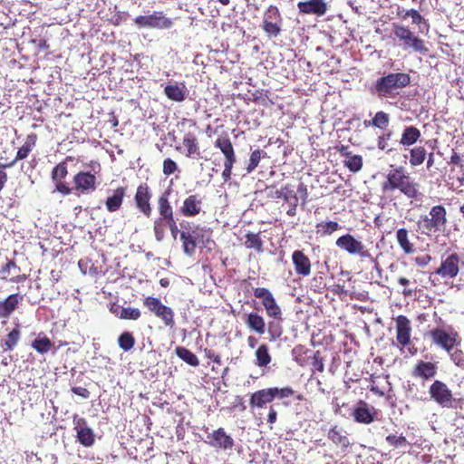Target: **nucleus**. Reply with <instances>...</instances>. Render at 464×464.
I'll list each match as a JSON object with an SVG mask.
<instances>
[{
  "label": "nucleus",
  "mask_w": 464,
  "mask_h": 464,
  "mask_svg": "<svg viewBox=\"0 0 464 464\" xmlns=\"http://www.w3.org/2000/svg\"><path fill=\"white\" fill-rule=\"evenodd\" d=\"M382 191L389 198H391L395 191H399L411 200H420L422 198L419 183L411 179L402 166L392 168L389 170L385 180L382 183Z\"/></svg>",
  "instance_id": "1"
},
{
  "label": "nucleus",
  "mask_w": 464,
  "mask_h": 464,
  "mask_svg": "<svg viewBox=\"0 0 464 464\" xmlns=\"http://www.w3.org/2000/svg\"><path fill=\"white\" fill-rule=\"evenodd\" d=\"M179 227L182 228L180 234V242L182 244L183 253L188 256H192L198 244L208 246L211 240L212 230L209 227H200L188 220H181Z\"/></svg>",
  "instance_id": "2"
},
{
  "label": "nucleus",
  "mask_w": 464,
  "mask_h": 464,
  "mask_svg": "<svg viewBox=\"0 0 464 464\" xmlns=\"http://www.w3.org/2000/svg\"><path fill=\"white\" fill-rule=\"evenodd\" d=\"M447 210L442 205L433 206L429 215H421L417 221L418 231L427 237L437 236L446 229Z\"/></svg>",
  "instance_id": "3"
},
{
  "label": "nucleus",
  "mask_w": 464,
  "mask_h": 464,
  "mask_svg": "<svg viewBox=\"0 0 464 464\" xmlns=\"http://www.w3.org/2000/svg\"><path fill=\"white\" fill-rule=\"evenodd\" d=\"M410 82V74L406 72H391L375 82L373 91L379 97H389L393 95L399 89L408 86Z\"/></svg>",
  "instance_id": "4"
},
{
  "label": "nucleus",
  "mask_w": 464,
  "mask_h": 464,
  "mask_svg": "<svg viewBox=\"0 0 464 464\" xmlns=\"http://www.w3.org/2000/svg\"><path fill=\"white\" fill-rule=\"evenodd\" d=\"M427 336L430 339L432 344L447 353H450L461 343L460 335L451 325L433 328L428 331Z\"/></svg>",
  "instance_id": "5"
},
{
  "label": "nucleus",
  "mask_w": 464,
  "mask_h": 464,
  "mask_svg": "<svg viewBox=\"0 0 464 464\" xmlns=\"http://www.w3.org/2000/svg\"><path fill=\"white\" fill-rule=\"evenodd\" d=\"M460 265H464L460 256L457 253H451L441 258L440 266L430 274L429 279L433 285H438L440 277L445 280L453 279L458 276Z\"/></svg>",
  "instance_id": "6"
},
{
  "label": "nucleus",
  "mask_w": 464,
  "mask_h": 464,
  "mask_svg": "<svg viewBox=\"0 0 464 464\" xmlns=\"http://www.w3.org/2000/svg\"><path fill=\"white\" fill-rule=\"evenodd\" d=\"M214 146L219 149L224 155V169L222 171V178L225 182L230 180L232 176V169L237 161L236 152L232 141L227 133H224L216 139Z\"/></svg>",
  "instance_id": "7"
},
{
  "label": "nucleus",
  "mask_w": 464,
  "mask_h": 464,
  "mask_svg": "<svg viewBox=\"0 0 464 464\" xmlns=\"http://www.w3.org/2000/svg\"><path fill=\"white\" fill-rule=\"evenodd\" d=\"M392 28L394 35L402 42L405 48H411L421 54H426L429 52L425 42L416 36L409 27L394 23L392 24Z\"/></svg>",
  "instance_id": "8"
},
{
  "label": "nucleus",
  "mask_w": 464,
  "mask_h": 464,
  "mask_svg": "<svg viewBox=\"0 0 464 464\" xmlns=\"http://www.w3.org/2000/svg\"><path fill=\"white\" fill-rule=\"evenodd\" d=\"M143 305L152 313L156 317L160 318L165 326L173 328L175 325L173 310L163 304L160 299L154 296H147L143 300Z\"/></svg>",
  "instance_id": "9"
},
{
  "label": "nucleus",
  "mask_w": 464,
  "mask_h": 464,
  "mask_svg": "<svg viewBox=\"0 0 464 464\" xmlns=\"http://www.w3.org/2000/svg\"><path fill=\"white\" fill-rule=\"evenodd\" d=\"M335 245L350 255L359 256L361 258H372V255L370 251L366 249L364 244L351 234L339 237L335 241Z\"/></svg>",
  "instance_id": "10"
},
{
  "label": "nucleus",
  "mask_w": 464,
  "mask_h": 464,
  "mask_svg": "<svg viewBox=\"0 0 464 464\" xmlns=\"http://www.w3.org/2000/svg\"><path fill=\"white\" fill-rule=\"evenodd\" d=\"M431 400L443 408L452 407L453 392L448 385L440 380H435L429 388Z\"/></svg>",
  "instance_id": "11"
},
{
  "label": "nucleus",
  "mask_w": 464,
  "mask_h": 464,
  "mask_svg": "<svg viewBox=\"0 0 464 464\" xmlns=\"http://www.w3.org/2000/svg\"><path fill=\"white\" fill-rule=\"evenodd\" d=\"M73 430L76 432L77 441L83 447L89 448L95 443V434L93 430L89 427L86 419L78 414L72 416Z\"/></svg>",
  "instance_id": "12"
},
{
  "label": "nucleus",
  "mask_w": 464,
  "mask_h": 464,
  "mask_svg": "<svg viewBox=\"0 0 464 464\" xmlns=\"http://www.w3.org/2000/svg\"><path fill=\"white\" fill-rule=\"evenodd\" d=\"M255 297L261 300L266 314L270 318L282 320V311L277 304L273 294L266 287H256L254 289Z\"/></svg>",
  "instance_id": "13"
},
{
  "label": "nucleus",
  "mask_w": 464,
  "mask_h": 464,
  "mask_svg": "<svg viewBox=\"0 0 464 464\" xmlns=\"http://www.w3.org/2000/svg\"><path fill=\"white\" fill-rule=\"evenodd\" d=\"M206 442L218 450H232L235 447V440L222 427L218 428L207 435Z\"/></svg>",
  "instance_id": "14"
},
{
  "label": "nucleus",
  "mask_w": 464,
  "mask_h": 464,
  "mask_svg": "<svg viewBox=\"0 0 464 464\" xmlns=\"http://www.w3.org/2000/svg\"><path fill=\"white\" fill-rule=\"evenodd\" d=\"M69 160H72L71 156L66 157L63 161L53 167L51 172V179L55 184V191L61 193L63 196L70 195L72 192V188L63 181L68 175L67 162Z\"/></svg>",
  "instance_id": "15"
},
{
  "label": "nucleus",
  "mask_w": 464,
  "mask_h": 464,
  "mask_svg": "<svg viewBox=\"0 0 464 464\" xmlns=\"http://www.w3.org/2000/svg\"><path fill=\"white\" fill-rule=\"evenodd\" d=\"M203 198L198 193L188 195L179 208V214L185 218H195L205 214Z\"/></svg>",
  "instance_id": "16"
},
{
  "label": "nucleus",
  "mask_w": 464,
  "mask_h": 464,
  "mask_svg": "<svg viewBox=\"0 0 464 464\" xmlns=\"http://www.w3.org/2000/svg\"><path fill=\"white\" fill-rule=\"evenodd\" d=\"M140 27H150L159 29H169L172 26V21L166 17L162 12H154L150 15H139L134 19Z\"/></svg>",
  "instance_id": "17"
},
{
  "label": "nucleus",
  "mask_w": 464,
  "mask_h": 464,
  "mask_svg": "<svg viewBox=\"0 0 464 464\" xmlns=\"http://www.w3.org/2000/svg\"><path fill=\"white\" fill-rule=\"evenodd\" d=\"M152 194L149 185L144 182L138 186L134 200L138 210L142 213L145 217L150 218L152 213V208L150 205Z\"/></svg>",
  "instance_id": "18"
},
{
  "label": "nucleus",
  "mask_w": 464,
  "mask_h": 464,
  "mask_svg": "<svg viewBox=\"0 0 464 464\" xmlns=\"http://www.w3.org/2000/svg\"><path fill=\"white\" fill-rule=\"evenodd\" d=\"M378 411L370 406L364 401H359L355 407L353 409L351 416L354 421L362 424H370L377 419Z\"/></svg>",
  "instance_id": "19"
},
{
  "label": "nucleus",
  "mask_w": 464,
  "mask_h": 464,
  "mask_svg": "<svg viewBox=\"0 0 464 464\" xmlns=\"http://www.w3.org/2000/svg\"><path fill=\"white\" fill-rule=\"evenodd\" d=\"M72 182L74 185L72 189L82 194L94 191L97 188V179L89 171H79L73 176Z\"/></svg>",
  "instance_id": "20"
},
{
  "label": "nucleus",
  "mask_w": 464,
  "mask_h": 464,
  "mask_svg": "<svg viewBox=\"0 0 464 464\" xmlns=\"http://www.w3.org/2000/svg\"><path fill=\"white\" fill-rule=\"evenodd\" d=\"M396 341L401 347H406L411 343V323L405 315H398L395 319Z\"/></svg>",
  "instance_id": "21"
},
{
  "label": "nucleus",
  "mask_w": 464,
  "mask_h": 464,
  "mask_svg": "<svg viewBox=\"0 0 464 464\" xmlns=\"http://www.w3.org/2000/svg\"><path fill=\"white\" fill-rule=\"evenodd\" d=\"M21 268L14 259H9L0 267V279L5 282L21 283L26 280V275H20Z\"/></svg>",
  "instance_id": "22"
},
{
  "label": "nucleus",
  "mask_w": 464,
  "mask_h": 464,
  "mask_svg": "<svg viewBox=\"0 0 464 464\" xmlns=\"http://www.w3.org/2000/svg\"><path fill=\"white\" fill-rule=\"evenodd\" d=\"M292 262L295 267V273L302 277H307L312 271V263L310 258L304 254V250H295L292 254Z\"/></svg>",
  "instance_id": "23"
},
{
  "label": "nucleus",
  "mask_w": 464,
  "mask_h": 464,
  "mask_svg": "<svg viewBox=\"0 0 464 464\" xmlns=\"http://www.w3.org/2000/svg\"><path fill=\"white\" fill-rule=\"evenodd\" d=\"M24 300V295L19 293L11 294L0 300V319H8Z\"/></svg>",
  "instance_id": "24"
},
{
  "label": "nucleus",
  "mask_w": 464,
  "mask_h": 464,
  "mask_svg": "<svg viewBox=\"0 0 464 464\" xmlns=\"http://www.w3.org/2000/svg\"><path fill=\"white\" fill-rule=\"evenodd\" d=\"M38 136L33 132L26 136L25 141L23 146L18 150L15 158L9 163L1 164L0 169H6L13 167L17 161L26 159L30 152L36 146Z\"/></svg>",
  "instance_id": "25"
},
{
  "label": "nucleus",
  "mask_w": 464,
  "mask_h": 464,
  "mask_svg": "<svg viewBox=\"0 0 464 464\" xmlns=\"http://www.w3.org/2000/svg\"><path fill=\"white\" fill-rule=\"evenodd\" d=\"M438 372L436 362L419 361L412 369V376L417 379L428 381L434 378Z\"/></svg>",
  "instance_id": "26"
},
{
  "label": "nucleus",
  "mask_w": 464,
  "mask_h": 464,
  "mask_svg": "<svg viewBox=\"0 0 464 464\" xmlns=\"http://www.w3.org/2000/svg\"><path fill=\"white\" fill-rule=\"evenodd\" d=\"M327 438L336 446V448L340 449L342 453H346L351 446L348 436L343 429L337 425L333 426L329 430Z\"/></svg>",
  "instance_id": "27"
},
{
  "label": "nucleus",
  "mask_w": 464,
  "mask_h": 464,
  "mask_svg": "<svg viewBox=\"0 0 464 464\" xmlns=\"http://www.w3.org/2000/svg\"><path fill=\"white\" fill-rule=\"evenodd\" d=\"M182 144L184 147L183 153L186 157L195 160L202 158L198 140L193 132H188L184 135Z\"/></svg>",
  "instance_id": "28"
},
{
  "label": "nucleus",
  "mask_w": 464,
  "mask_h": 464,
  "mask_svg": "<svg viewBox=\"0 0 464 464\" xmlns=\"http://www.w3.org/2000/svg\"><path fill=\"white\" fill-rule=\"evenodd\" d=\"M298 10L304 14L322 16L327 11V5L324 0H308L297 4Z\"/></svg>",
  "instance_id": "29"
},
{
  "label": "nucleus",
  "mask_w": 464,
  "mask_h": 464,
  "mask_svg": "<svg viewBox=\"0 0 464 464\" xmlns=\"http://www.w3.org/2000/svg\"><path fill=\"white\" fill-rule=\"evenodd\" d=\"M178 226L174 213L163 218H156L153 222V232L157 241H162L166 235V228Z\"/></svg>",
  "instance_id": "30"
},
{
  "label": "nucleus",
  "mask_w": 464,
  "mask_h": 464,
  "mask_svg": "<svg viewBox=\"0 0 464 464\" xmlns=\"http://www.w3.org/2000/svg\"><path fill=\"white\" fill-rule=\"evenodd\" d=\"M127 193V187H118L112 191V194L107 197L105 200V208L109 212H116L118 211L122 204L124 198Z\"/></svg>",
  "instance_id": "31"
},
{
  "label": "nucleus",
  "mask_w": 464,
  "mask_h": 464,
  "mask_svg": "<svg viewBox=\"0 0 464 464\" xmlns=\"http://www.w3.org/2000/svg\"><path fill=\"white\" fill-rule=\"evenodd\" d=\"M282 200L288 204V209L286 210L287 216L295 217L297 212L296 209L299 204V197L297 196L293 185L286 184L284 186Z\"/></svg>",
  "instance_id": "32"
},
{
  "label": "nucleus",
  "mask_w": 464,
  "mask_h": 464,
  "mask_svg": "<svg viewBox=\"0 0 464 464\" xmlns=\"http://www.w3.org/2000/svg\"><path fill=\"white\" fill-rule=\"evenodd\" d=\"M274 395L271 388L258 390L253 392L249 399V405L252 408H264L267 403L274 401Z\"/></svg>",
  "instance_id": "33"
},
{
  "label": "nucleus",
  "mask_w": 464,
  "mask_h": 464,
  "mask_svg": "<svg viewBox=\"0 0 464 464\" xmlns=\"http://www.w3.org/2000/svg\"><path fill=\"white\" fill-rule=\"evenodd\" d=\"M188 93L187 87L184 83L168 84L164 88V94L172 102H182L186 100Z\"/></svg>",
  "instance_id": "34"
},
{
  "label": "nucleus",
  "mask_w": 464,
  "mask_h": 464,
  "mask_svg": "<svg viewBox=\"0 0 464 464\" xmlns=\"http://www.w3.org/2000/svg\"><path fill=\"white\" fill-rule=\"evenodd\" d=\"M421 138L420 130L412 125L406 126L401 136L400 144L403 147H411L414 145Z\"/></svg>",
  "instance_id": "35"
},
{
  "label": "nucleus",
  "mask_w": 464,
  "mask_h": 464,
  "mask_svg": "<svg viewBox=\"0 0 464 464\" xmlns=\"http://www.w3.org/2000/svg\"><path fill=\"white\" fill-rule=\"evenodd\" d=\"M170 193V188H168L158 198L157 208L159 217L157 218H163L174 213L173 208L169 202Z\"/></svg>",
  "instance_id": "36"
},
{
  "label": "nucleus",
  "mask_w": 464,
  "mask_h": 464,
  "mask_svg": "<svg viewBox=\"0 0 464 464\" xmlns=\"http://www.w3.org/2000/svg\"><path fill=\"white\" fill-rule=\"evenodd\" d=\"M246 324L257 334H264L266 332V322L262 315L257 313H249L246 314Z\"/></svg>",
  "instance_id": "37"
},
{
  "label": "nucleus",
  "mask_w": 464,
  "mask_h": 464,
  "mask_svg": "<svg viewBox=\"0 0 464 464\" xmlns=\"http://www.w3.org/2000/svg\"><path fill=\"white\" fill-rule=\"evenodd\" d=\"M21 338L20 324H16L14 327L7 334L5 340L1 344L5 352L12 351L17 345Z\"/></svg>",
  "instance_id": "38"
},
{
  "label": "nucleus",
  "mask_w": 464,
  "mask_h": 464,
  "mask_svg": "<svg viewBox=\"0 0 464 464\" xmlns=\"http://www.w3.org/2000/svg\"><path fill=\"white\" fill-rule=\"evenodd\" d=\"M396 240L405 254H411L415 251L414 245L410 241L409 231L406 228L397 230Z\"/></svg>",
  "instance_id": "39"
},
{
  "label": "nucleus",
  "mask_w": 464,
  "mask_h": 464,
  "mask_svg": "<svg viewBox=\"0 0 464 464\" xmlns=\"http://www.w3.org/2000/svg\"><path fill=\"white\" fill-rule=\"evenodd\" d=\"M245 237L246 240L244 242V246L247 249H254L257 253H262L264 251V242L261 238L260 232H248L246 234Z\"/></svg>",
  "instance_id": "40"
},
{
  "label": "nucleus",
  "mask_w": 464,
  "mask_h": 464,
  "mask_svg": "<svg viewBox=\"0 0 464 464\" xmlns=\"http://www.w3.org/2000/svg\"><path fill=\"white\" fill-rule=\"evenodd\" d=\"M112 313L121 320H138L141 316V312L136 307H118L115 310H111Z\"/></svg>",
  "instance_id": "41"
},
{
  "label": "nucleus",
  "mask_w": 464,
  "mask_h": 464,
  "mask_svg": "<svg viewBox=\"0 0 464 464\" xmlns=\"http://www.w3.org/2000/svg\"><path fill=\"white\" fill-rule=\"evenodd\" d=\"M256 366L263 368L266 367L272 361L269 353V347L266 343L260 344L255 352Z\"/></svg>",
  "instance_id": "42"
},
{
  "label": "nucleus",
  "mask_w": 464,
  "mask_h": 464,
  "mask_svg": "<svg viewBox=\"0 0 464 464\" xmlns=\"http://www.w3.org/2000/svg\"><path fill=\"white\" fill-rule=\"evenodd\" d=\"M175 353L179 359H181L190 366L197 367L199 365V361L196 354H194L190 350H188L186 347H176Z\"/></svg>",
  "instance_id": "43"
},
{
  "label": "nucleus",
  "mask_w": 464,
  "mask_h": 464,
  "mask_svg": "<svg viewBox=\"0 0 464 464\" xmlns=\"http://www.w3.org/2000/svg\"><path fill=\"white\" fill-rule=\"evenodd\" d=\"M427 156V150L423 146H415L410 150V165L412 167L421 165Z\"/></svg>",
  "instance_id": "44"
},
{
  "label": "nucleus",
  "mask_w": 464,
  "mask_h": 464,
  "mask_svg": "<svg viewBox=\"0 0 464 464\" xmlns=\"http://www.w3.org/2000/svg\"><path fill=\"white\" fill-rule=\"evenodd\" d=\"M316 234L321 237L332 235L334 232L340 229V225L336 221H323L317 223L315 226Z\"/></svg>",
  "instance_id": "45"
},
{
  "label": "nucleus",
  "mask_w": 464,
  "mask_h": 464,
  "mask_svg": "<svg viewBox=\"0 0 464 464\" xmlns=\"http://www.w3.org/2000/svg\"><path fill=\"white\" fill-rule=\"evenodd\" d=\"M53 345V343L46 335H44L43 337L38 336L32 343V348L40 354L48 353Z\"/></svg>",
  "instance_id": "46"
},
{
  "label": "nucleus",
  "mask_w": 464,
  "mask_h": 464,
  "mask_svg": "<svg viewBox=\"0 0 464 464\" xmlns=\"http://www.w3.org/2000/svg\"><path fill=\"white\" fill-rule=\"evenodd\" d=\"M266 156V152L263 150L257 149L252 151L249 157L248 164L246 168L247 173H252L258 166L262 158Z\"/></svg>",
  "instance_id": "47"
},
{
  "label": "nucleus",
  "mask_w": 464,
  "mask_h": 464,
  "mask_svg": "<svg viewBox=\"0 0 464 464\" xmlns=\"http://www.w3.org/2000/svg\"><path fill=\"white\" fill-rule=\"evenodd\" d=\"M372 126L385 130L390 123V116L388 113L381 111L375 113L374 117L371 120Z\"/></svg>",
  "instance_id": "48"
},
{
  "label": "nucleus",
  "mask_w": 464,
  "mask_h": 464,
  "mask_svg": "<svg viewBox=\"0 0 464 464\" xmlns=\"http://www.w3.org/2000/svg\"><path fill=\"white\" fill-rule=\"evenodd\" d=\"M118 344L123 351H130L135 344V338L131 333L124 332L119 336Z\"/></svg>",
  "instance_id": "49"
},
{
  "label": "nucleus",
  "mask_w": 464,
  "mask_h": 464,
  "mask_svg": "<svg viewBox=\"0 0 464 464\" xmlns=\"http://www.w3.org/2000/svg\"><path fill=\"white\" fill-rule=\"evenodd\" d=\"M343 164L352 172H358L362 168V157L361 155H351L343 161Z\"/></svg>",
  "instance_id": "50"
},
{
  "label": "nucleus",
  "mask_w": 464,
  "mask_h": 464,
  "mask_svg": "<svg viewBox=\"0 0 464 464\" xmlns=\"http://www.w3.org/2000/svg\"><path fill=\"white\" fill-rule=\"evenodd\" d=\"M268 91L266 90H256L252 94V101L255 103L261 104L265 107L268 106L269 104H272V101L270 100L268 96Z\"/></svg>",
  "instance_id": "51"
},
{
  "label": "nucleus",
  "mask_w": 464,
  "mask_h": 464,
  "mask_svg": "<svg viewBox=\"0 0 464 464\" xmlns=\"http://www.w3.org/2000/svg\"><path fill=\"white\" fill-rule=\"evenodd\" d=\"M386 442L394 448L406 447L410 445L406 437L403 435L397 436L395 434H390L385 439Z\"/></svg>",
  "instance_id": "52"
},
{
  "label": "nucleus",
  "mask_w": 464,
  "mask_h": 464,
  "mask_svg": "<svg viewBox=\"0 0 464 464\" xmlns=\"http://www.w3.org/2000/svg\"><path fill=\"white\" fill-rule=\"evenodd\" d=\"M264 31L273 36H276L280 34L281 27L280 22L276 21H264L263 22Z\"/></svg>",
  "instance_id": "53"
},
{
  "label": "nucleus",
  "mask_w": 464,
  "mask_h": 464,
  "mask_svg": "<svg viewBox=\"0 0 464 464\" xmlns=\"http://www.w3.org/2000/svg\"><path fill=\"white\" fill-rule=\"evenodd\" d=\"M454 364L464 370V352L460 349H453L448 353Z\"/></svg>",
  "instance_id": "54"
},
{
  "label": "nucleus",
  "mask_w": 464,
  "mask_h": 464,
  "mask_svg": "<svg viewBox=\"0 0 464 464\" xmlns=\"http://www.w3.org/2000/svg\"><path fill=\"white\" fill-rule=\"evenodd\" d=\"M271 390H272V392L274 395V399L288 398L295 394V391L291 387H284V388L273 387V388H271Z\"/></svg>",
  "instance_id": "55"
},
{
  "label": "nucleus",
  "mask_w": 464,
  "mask_h": 464,
  "mask_svg": "<svg viewBox=\"0 0 464 464\" xmlns=\"http://www.w3.org/2000/svg\"><path fill=\"white\" fill-rule=\"evenodd\" d=\"M392 136V130H388L384 132L382 135L379 136L377 140L378 149L381 150H386L387 152H390L392 149H388V140H391Z\"/></svg>",
  "instance_id": "56"
},
{
  "label": "nucleus",
  "mask_w": 464,
  "mask_h": 464,
  "mask_svg": "<svg viewBox=\"0 0 464 464\" xmlns=\"http://www.w3.org/2000/svg\"><path fill=\"white\" fill-rule=\"evenodd\" d=\"M324 360L323 356L321 355L320 351H316L314 353L313 362H312V365H313L314 369L319 372H323L324 371Z\"/></svg>",
  "instance_id": "57"
},
{
  "label": "nucleus",
  "mask_w": 464,
  "mask_h": 464,
  "mask_svg": "<svg viewBox=\"0 0 464 464\" xmlns=\"http://www.w3.org/2000/svg\"><path fill=\"white\" fill-rule=\"evenodd\" d=\"M264 21H276L281 22V14L276 6L271 5L268 7Z\"/></svg>",
  "instance_id": "58"
},
{
  "label": "nucleus",
  "mask_w": 464,
  "mask_h": 464,
  "mask_svg": "<svg viewBox=\"0 0 464 464\" xmlns=\"http://www.w3.org/2000/svg\"><path fill=\"white\" fill-rule=\"evenodd\" d=\"M177 169H178V165L173 160H171L169 158L164 160L163 169H162L164 175L169 176V175L173 174Z\"/></svg>",
  "instance_id": "59"
},
{
  "label": "nucleus",
  "mask_w": 464,
  "mask_h": 464,
  "mask_svg": "<svg viewBox=\"0 0 464 464\" xmlns=\"http://www.w3.org/2000/svg\"><path fill=\"white\" fill-rule=\"evenodd\" d=\"M403 19L407 17H411L412 20V24H420L423 22V17L421 14L415 9H410L405 12L403 15H401Z\"/></svg>",
  "instance_id": "60"
},
{
  "label": "nucleus",
  "mask_w": 464,
  "mask_h": 464,
  "mask_svg": "<svg viewBox=\"0 0 464 464\" xmlns=\"http://www.w3.org/2000/svg\"><path fill=\"white\" fill-rule=\"evenodd\" d=\"M297 193L300 196V199L302 201V205L306 204V202L308 200V196H309L306 185L304 184V183H300L298 185V188H297V190H296V194Z\"/></svg>",
  "instance_id": "61"
},
{
  "label": "nucleus",
  "mask_w": 464,
  "mask_h": 464,
  "mask_svg": "<svg viewBox=\"0 0 464 464\" xmlns=\"http://www.w3.org/2000/svg\"><path fill=\"white\" fill-rule=\"evenodd\" d=\"M307 352V350L304 348V346L303 345H298V346H295L293 350V353L295 354V362L297 363H299L300 365H304V360H303L301 358V355L303 353H305Z\"/></svg>",
  "instance_id": "62"
},
{
  "label": "nucleus",
  "mask_w": 464,
  "mask_h": 464,
  "mask_svg": "<svg viewBox=\"0 0 464 464\" xmlns=\"http://www.w3.org/2000/svg\"><path fill=\"white\" fill-rule=\"evenodd\" d=\"M204 353L208 359L213 361L214 362H216L218 364H221V362H222L221 356L218 353H217L214 350L205 348Z\"/></svg>",
  "instance_id": "63"
},
{
  "label": "nucleus",
  "mask_w": 464,
  "mask_h": 464,
  "mask_svg": "<svg viewBox=\"0 0 464 464\" xmlns=\"http://www.w3.org/2000/svg\"><path fill=\"white\" fill-rule=\"evenodd\" d=\"M72 392L75 394V395H78L83 399H88L91 395V392H89L88 389L84 388V387H80V386H77V387H72Z\"/></svg>",
  "instance_id": "64"
}]
</instances>
